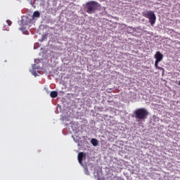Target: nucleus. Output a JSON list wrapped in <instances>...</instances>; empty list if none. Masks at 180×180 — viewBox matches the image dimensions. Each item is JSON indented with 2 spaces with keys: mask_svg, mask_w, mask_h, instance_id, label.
<instances>
[{
  "mask_svg": "<svg viewBox=\"0 0 180 180\" xmlns=\"http://www.w3.org/2000/svg\"><path fill=\"white\" fill-rule=\"evenodd\" d=\"M6 23H7L9 26H11V25H12V21H11L10 20H6Z\"/></svg>",
  "mask_w": 180,
  "mask_h": 180,
  "instance_id": "nucleus-11",
  "label": "nucleus"
},
{
  "mask_svg": "<svg viewBox=\"0 0 180 180\" xmlns=\"http://www.w3.org/2000/svg\"><path fill=\"white\" fill-rule=\"evenodd\" d=\"M51 98H57L58 96V93L56 91H52L50 93Z\"/></svg>",
  "mask_w": 180,
  "mask_h": 180,
  "instance_id": "nucleus-7",
  "label": "nucleus"
},
{
  "mask_svg": "<svg viewBox=\"0 0 180 180\" xmlns=\"http://www.w3.org/2000/svg\"><path fill=\"white\" fill-rule=\"evenodd\" d=\"M98 3L96 1H88L86 4V12L89 13V15H92V13H95V11L98 9Z\"/></svg>",
  "mask_w": 180,
  "mask_h": 180,
  "instance_id": "nucleus-2",
  "label": "nucleus"
},
{
  "mask_svg": "<svg viewBox=\"0 0 180 180\" xmlns=\"http://www.w3.org/2000/svg\"><path fill=\"white\" fill-rule=\"evenodd\" d=\"M84 172H85V174H86V175H89V170H88V168H86V169H84Z\"/></svg>",
  "mask_w": 180,
  "mask_h": 180,
  "instance_id": "nucleus-10",
  "label": "nucleus"
},
{
  "mask_svg": "<svg viewBox=\"0 0 180 180\" xmlns=\"http://www.w3.org/2000/svg\"><path fill=\"white\" fill-rule=\"evenodd\" d=\"M134 115H135V118L139 120H144L148 116V111L146 110V108H138L134 111Z\"/></svg>",
  "mask_w": 180,
  "mask_h": 180,
  "instance_id": "nucleus-1",
  "label": "nucleus"
},
{
  "mask_svg": "<svg viewBox=\"0 0 180 180\" xmlns=\"http://www.w3.org/2000/svg\"><path fill=\"white\" fill-rule=\"evenodd\" d=\"M20 26H27V25H29V18H22L21 21H20Z\"/></svg>",
  "mask_w": 180,
  "mask_h": 180,
  "instance_id": "nucleus-6",
  "label": "nucleus"
},
{
  "mask_svg": "<svg viewBox=\"0 0 180 180\" xmlns=\"http://www.w3.org/2000/svg\"><path fill=\"white\" fill-rule=\"evenodd\" d=\"M91 144L94 146V147H96L98 146V140L96 139H91Z\"/></svg>",
  "mask_w": 180,
  "mask_h": 180,
  "instance_id": "nucleus-8",
  "label": "nucleus"
},
{
  "mask_svg": "<svg viewBox=\"0 0 180 180\" xmlns=\"http://www.w3.org/2000/svg\"><path fill=\"white\" fill-rule=\"evenodd\" d=\"M144 18L149 19V22L151 26H154L155 25V20H157V17H155V14H154L153 11H149L143 13Z\"/></svg>",
  "mask_w": 180,
  "mask_h": 180,
  "instance_id": "nucleus-3",
  "label": "nucleus"
},
{
  "mask_svg": "<svg viewBox=\"0 0 180 180\" xmlns=\"http://www.w3.org/2000/svg\"><path fill=\"white\" fill-rule=\"evenodd\" d=\"M85 157H86V153L79 152L77 155V160L79 161V163L82 165V161H84V158H85Z\"/></svg>",
  "mask_w": 180,
  "mask_h": 180,
  "instance_id": "nucleus-5",
  "label": "nucleus"
},
{
  "mask_svg": "<svg viewBox=\"0 0 180 180\" xmlns=\"http://www.w3.org/2000/svg\"><path fill=\"white\" fill-rule=\"evenodd\" d=\"M155 68H157L158 70H163L162 68L158 66V63L162 61V59L164 58V55H162L161 52L157 51L155 54Z\"/></svg>",
  "mask_w": 180,
  "mask_h": 180,
  "instance_id": "nucleus-4",
  "label": "nucleus"
},
{
  "mask_svg": "<svg viewBox=\"0 0 180 180\" xmlns=\"http://www.w3.org/2000/svg\"><path fill=\"white\" fill-rule=\"evenodd\" d=\"M20 30H23V27H20Z\"/></svg>",
  "mask_w": 180,
  "mask_h": 180,
  "instance_id": "nucleus-12",
  "label": "nucleus"
},
{
  "mask_svg": "<svg viewBox=\"0 0 180 180\" xmlns=\"http://www.w3.org/2000/svg\"><path fill=\"white\" fill-rule=\"evenodd\" d=\"M29 1L30 2L31 5H32V0H29Z\"/></svg>",
  "mask_w": 180,
  "mask_h": 180,
  "instance_id": "nucleus-13",
  "label": "nucleus"
},
{
  "mask_svg": "<svg viewBox=\"0 0 180 180\" xmlns=\"http://www.w3.org/2000/svg\"><path fill=\"white\" fill-rule=\"evenodd\" d=\"M32 17L33 18H40V13L39 11H34Z\"/></svg>",
  "mask_w": 180,
  "mask_h": 180,
  "instance_id": "nucleus-9",
  "label": "nucleus"
}]
</instances>
